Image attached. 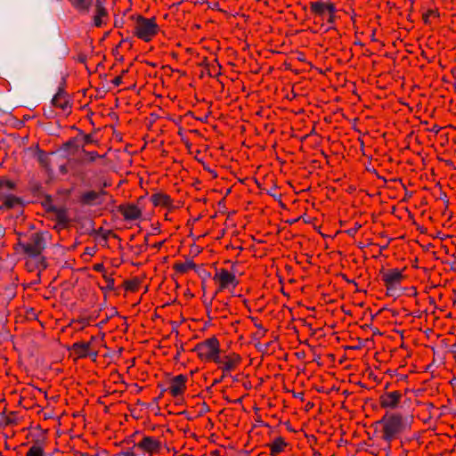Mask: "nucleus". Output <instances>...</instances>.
Instances as JSON below:
<instances>
[{"instance_id": "1", "label": "nucleus", "mask_w": 456, "mask_h": 456, "mask_svg": "<svg viewBox=\"0 0 456 456\" xmlns=\"http://www.w3.org/2000/svg\"><path fill=\"white\" fill-rule=\"evenodd\" d=\"M69 5L79 14H88L94 7L92 17L94 27L101 28L106 25L109 14L104 0H67Z\"/></svg>"}, {"instance_id": "2", "label": "nucleus", "mask_w": 456, "mask_h": 456, "mask_svg": "<svg viewBox=\"0 0 456 456\" xmlns=\"http://www.w3.org/2000/svg\"><path fill=\"white\" fill-rule=\"evenodd\" d=\"M159 31V27L155 18H145L143 16L135 18L133 33L137 38L144 42H150L158 35Z\"/></svg>"}, {"instance_id": "3", "label": "nucleus", "mask_w": 456, "mask_h": 456, "mask_svg": "<svg viewBox=\"0 0 456 456\" xmlns=\"http://www.w3.org/2000/svg\"><path fill=\"white\" fill-rule=\"evenodd\" d=\"M382 425V438L390 442L405 428L403 417L400 413H387L379 421Z\"/></svg>"}, {"instance_id": "4", "label": "nucleus", "mask_w": 456, "mask_h": 456, "mask_svg": "<svg viewBox=\"0 0 456 456\" xmlns=\"http://www.w3.org/2000/svg\"><path fill=\"white\" fill-rule=\"evenodd\" d=\"M194 352L200 360L216 362L220 354V343L216 337H211L197 344Z\"/></svg>"}, {"instance_id": "5", "label": "nucleus", "mask_w": 456, "mask_h": 456, "mask_svg": "<svg viewBox=\"0 0 456 456\" xmlns=\"http://www.w3.org/2000/svg\"><path fill=\"white\" fill-rule=\"evenodd\" d=\"M213 281L217 284L216 292L224 290L232 291L239 284L235 274L224 268L216 270Z\"/></svg>"}, {"instance_id": "6", "label": "nucleus", "mask_w": 456, "mask_h": 456, "mask_svg": "<svg viewBox=\"0 0 456 456\" xmlns=\"http://www.w3.org/2000/svg\"><path fill=\"white\" fill-rule=\"evenodd\" d=\"M381 275L387 289V294L394 296L403 280V272L397 268L388 269L382 272Z\"/></svg>"}, {"instance_id": "7", "label": "nucleus", "mask_w": 456, "mask_h": 456, "mask_svg": "<svg viewBox=\"0 0 456 456\" xmlns=\"http://www.w3.org/2000/svg\"><path fill=\"white\" fill-rule=\"evenodd\" d=\"M23 251L29 256H37L41 254L45 248V240L42 234L35 232L27 242H19Z\"/></svg>"}, {"instance_id": "8", "label": "nucleus", "mask_w": 456, "mask_h": 456, "mask_svg": "<svg viewBox=\"0 0 456 456\" xmlns=\"http://www.w3.org/2000/svg\"><path fill=\"white\" fill-rule=\"evenodd\" d=\"M241 362V357L240 354L232 353L225 355H220L217 357L215 363H216L223 370L224 374L234 370Z\"/></svg>"}, {"instance_id": "9", "label": "nucleus", "mask_w": 456, "mask_h": 456, "mask_svg": "<svg viewBox=\"0 0 456 456\" xmlns=\"http://www.w3.org/2000/svg\"><path fill=\"white\" fill-rule=\"evenodd\" d=\"M188 377L179 374L172 378L169 381L167 391L175 398L182 397L187 389Z\"/></svg>"}, {"instance_id": "10", "label": "nucleus", "mask_w": 456, "mask_h": 456, "mask_svg": "<svg viewBox=\"0 0 456 456\" xmlns=\"http://www.w3.org/2000/svg\"><path fill=\"white\" fill-rule=\"evenodd\" d=\"M52 105L56 109L59 114H67L71 110V103L68 94L62 90L53 96L52 99Z\"/></svg>"}, {"instance_id": "11", "label": "nucleus", "mask_w": 456, "mask_h": 456, "mask_svg": "<svg viewBox=\"0 0 456 456\" xmlns=\"http://www.w3.org/2000/svg\"><path fill=\"white\" fill-rule=\"evenodd\" d=\"M402 396L403 395L399 391L385 393L379 397V404L382 408L394 410L397 408Z\"/></svg>"}, {"instance_id": "12", "label": "nucleus", "mask_w": 456, "mask_h": 456, "mask_svg": "<svg viewBox=\"0 0 456 456\" xmlns=\"http://www.w3.org/2000/svg\"><path fill=\"white\" fill-rule=\"evenodd\" d=\"M149 454L158 452L161 448V443L159 439L152 436H144L141 442L134 445Z\"/></svg>"}, {"instance_id": "13", "label": "nucleus", "mask_w": 456, "mask_h": 456, "mask_svg": "<svg viewBox=\"0 0 456 456\" xmlns=\"http://www.w3.org/2000/svg\"><path fill=\"white\" fill-rule=\"evenodd\" d=\"M310 11L314 15L320 16L322 19L326 17L328 12H336V7L332 3H324L322 1L312 2L310 4Z\"/></svg>"}, {"instance_id": "14", "label": "nucleus", "mask_w": 456, "mask_h": 456, "mask_svg": "<svg viewBox=\"0 0 456 456\" xmlns=\"http://www.w3.org/2000/svg\"><path fill=\"white\" fill-rule=\"evenodd\" d=\"M151 201L155 207H162L168 209H173L175 208L172 199L165 193H154L151 197Z\"/></svg>"}, {"instance_id": "15", "label": "nucleus", "mask_w": 456, "mask_h": 456, "mask_svg": "<svg viewBox=\"0 0 456 456\" xmlns=\"http://www.w3.org/2000/svg\"><path fill=\"white\" fill-rule=\"evenodd\" d=\"M120 213L126 220H136L140 218L142 215L141 209L134 204H128L120 207Z\"/></svg>"}, {"instance_id": "16", "label": "nucleus", "mask_w": 456, "mask_h": 456, "mask_svg": "<svg viewBox=\"0 0 456 456\" xmlns=\"http://www.w3.org/2000/svg\"><path fill=\"white\" fill-rule=\"evenodd\" d=\"M91 348V342L87 343H75L73 345V349L75 353L78 355V357H86V356H93L94 359L97 357V352L92 353L90 351Z\"/></svg>"}, {"instance_id": "17", "label": "nucleus", "mask_w": 456, "mask_h": 456, "mask_svg": "<svg viewBox=\"0 0 456 456\" xmlns=\"http://www.w3.org/2000/svg\"><path fill=\"white\" fill-rule=\"evenodd\" d=\"M289 444L285 441V439L281 436H278L273 439V441L268 444L270 448V455L277 456L278 454L283 452Z\"/></svg>"}, {"instance_id": "18", "label": "nucleus", "mask_w": 456, "mask_h": 456, "mask_svg": "<svg viewBox=\"0 0 456 456\" xmlns=\"http://www.w3.org/2000/svg\"><path fill=\"white\" fill-rule=\"evenodd\" d=\"M3 205L8 208H12L21 206V200L20 198L12 194L1 195Z\"/></svg>"}, {"instance_id": "19", "label": "nucleus", "mask_w": 456, "mask_h": 456, "mask_svg": "<svg viewBox=\"0 0 456 456\" xmlns=\"http://www.w3.org/2000/svg\"><path fill=\"white\" fill-rule=\"evenodd\" d=\"M99 198H100L99 192H96L94 191H89L83 193V195L81 196V201L84 204L93 205V204L98 203Z\"/></svg>"}, {"instance_id": "20", "label": "nucleus", "mask_w": 456, "mask_h": 456, "mask_svg": "<svg viewBox=\"0 0 456 456\" xmlns=\"http://www.w3.org/2000/svg\"><path fill=\"white\" fill-rule=\"evenodd\" d=\"M26 456H46L44 446L39 444H34L27 452Z\"/></svg>"}, {"instance_id": "21", "label": "nucleus", "mask_w": 456, "mask_h": 456, "mask_svg": "<svg viewBox=\"0 0 456 456\" xmlns=\"http://www.w3.org/2000/svg\"><path fill=\"white\" fill-rule=\"evenodd\" d=\"M194 267L195 265L191 261L176 263L174 265V269L179 273H185Z\"/></svg>"}, {"instance_id": "22", "label": "nucleus", "mask_w": 456, "mask_h": 456, "mask_svg": "<svg viewBox=\"0 0 456 456\" xmlns=\"http://www.w3.org/2000/svg\"><path fill=\"white\" fill-rule=\"evenodd\" d=\"M15 184L12 181L5 179V178H0V191L1 195L4 194V191H11L14 188Z\"/></svg>"}, {"instance_id": "23", "label": "nucleus", "mask_w": 456, "mask_h": 456, "mask_svg": "<svg viewBox=\"0 0 456 456\" xmlns=\"http://www.w3.org/2000/svg\"><path fill=\"white\" fill-rule=\"evenodd\" d=\"M437 12L433 9L428 10L425 13H423L422 19L425 23H429L431 18L437 17Z\"/></svg>"}, {"instance_id": "24", "label": "nucleus", "mask_w": 456, "mask_h": 456, "mask_svg": "<svg viewBox=\"0 0 456 456\" xmlns=\"http://www.w3.org/2000/svg\"><path fill=\"white\" fill-rule=\"evenodd\" d=\"M362 228V224L356 222L354 226L347 229L345 232L347 233L351 237H354L358 231Z\"/></svg>"}, {"instance_id": "25", "label": "nucleus", "mask_w": 456, "mask_h": 456, "mask_svg": "<svg viewBox=\"0 0 456 456\" xmlns=\"http://www.w3.org/2000/svg\"><path fill=\"white\" fill-rule=\"evenodd\" d=\"M114 456H136V455L134 452L133 449H127L126 451H122V452H119L114 454Z\"/></svg>"}, {"instance_id": "26", "label": "nucleus", "mask_w": 456, "mask_h": 456, "mask_svg": "<svg viewBox=\"0 0 456 456\" xmlns=\"http://www.w3.org/2000/svg\"><path fill=\"white\" fill-rule=\"evenodd\" d=\"M325 18H327V21L329 24H333L335 21V12H328Z\"/></svg>"}, {"instance_id": "27", "label": "nucleus", "mask_w": 456, "mask_h": 456, "mask_svg": "<svg viewBox=\"0 0 456 456\" xmlns=\"http://www.w3.org/2000/svg\"><path fill=\"white\" fill-rule=\"evenodd\" d=\"M257 328H258V330H258V332H257V335H259V336H261V337H262V336H265V332H266V330H265V329H264V328L262 327V325H258V326H257Z\"/></svg>"}, {"instance_id": "28", "label": "nucleus", "mask_w": 456, "mask_h": 456, "mask_svg": "<svg viewBox=\"0 0 456 456\" xmlns=\"http://www.w3.org/2000/svg\"><path fill=\"white\" fill-rule=\"evenodd\" d=\"M102 269H103V265H96L94 266V270H95V271L100 272V271H102Z\"/></svg>"}, {"instance_id": "29", "label": "nucleus", "mask_w": 456, "mask_h": 456, "mask_svg": "<svg viewBox=\"0 0 456 456\" xmlns=\"http://www.w3.org/2000/svg\"><path fill=\"white\" fill-rule=\"evenodd\" d=\"M163 243H164V241L158 242V243L154 244V247L156 248H160L161 246L163 245Z\"/></svg>"}, {"instance_id": "30", "label": "nucleus", "mask_w": 456, "mask_h": 456, "mask_svg": "<svg viewBox=\"0 0 456 456\" xmlns=\"http://www.w3.org/2000/svg\"><path fill=\"white\" fill-rule=\"evenodd\" d=\"M433 130H434L436 133H438V132H439V130H440V127H437V128H436V127H434V129H433Z\"/></svg>"}, {"instance_id": "31", "label": "nucleus", "mask_w": 456, "mask_h": 456, "mask_svg": "<svg viewBox=\"0 0 456 456\" xmlns=\"http://www.w3.org/2000/svg\"><path fill=\"white\" fill-rule=\"evenodd\" d=\"M96 156H97L96 153H94V152L92 153V159H94Z\"/></svg>"}, {"instance_id": "32", "label": "nucleus", "mask_w": 456, "mask_h": 456, "mask_svg": "<svg viewBox=\"0 0 456 456\" xmlns=\"http://www.w3.org/2000/svg\"><path fill=\"white\" fill-rule=\"evenodd\" d=\"M119 80H120L119 78H117V79H116V84H117V85H118Z\"/></svg>"}]
</instances>
